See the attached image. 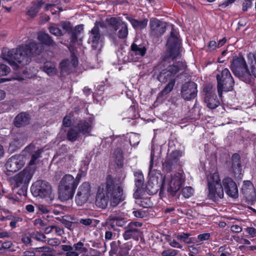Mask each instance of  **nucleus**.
I'll list each match as a JSON object with an SVG mask.
<instances>
[{
  "label": "nucleus",
  "mask_w": 256,
  "mask_h": 256,
  "mask_svg": "<svg viewBox=\"0 0 256 256\" xmlns=\"http://www.w3.org/2000/svg\"><path fill=\"white\" fill-rule=\"evenodd\" d=\"M38 39L42 44L32 41L28 44L20 45L16 49L4 48L2 52V58L6 60L14 70H16L19 67L18 64L20 66L26 65L30 62L32 57L40 54L44 50L43 44L52 48L56 46V43L51 37L44 32L38 33Z\"/></svg>",
  "instance_id": "f257e3e1"
},
{
  "label": "nucleus",
  "mask_w": 256,
  "mask_h": 256,
  "mask_svg": "<svg viewBox=\"0 0 256 256\" xmlns=\"http://www.w3.org/2000/svg\"><path fill=\"white\" fill-rule=\"evenodd\" d=\"M154 152L152 148L149 166L148 180L146 186L150 194H154L164 188L174 196L179 190L184 182L185 176L182 172L167 174L164 178L160 171L152 169L155 160Z\"/></svg>",
  "instance_id": "f03ea898"
},
{
  "label": "nucleus",
  "mask_w": 256,
  "mask_h": 256,
  "mask_svg": "<svg viewBox=\"0 0 256 256\" xmlns=\"http://www.w3.org/2000/svg\"><path fill=\"white\" fill-rule=\"evenodd\" d=\"M124 199L122 184L116 182L111 176L108 175L106 176V182L98 187L96 204L100 208H105L110 201V205L115 207Z\"/></svg>",
  "instance_id": "7ed1b4c3"
},
{
  "label": "nucleus",
  "mask_w": 256,
  "mask_h": 256,
  "mask_svg": "<svg viewBox=\"0 0 256 256\" xmlns=\"http://www.w3.org/2000/svg\"><path fill=\"white\" fill-rule=\"evenodd\" d=\"M246 60L247 62L242 56H234L230 63V69L236 76L250 83L252 76L256 78V52L248 54Z\"/></svg>",
  "instance_id": "20e7f679"
},
{
  "label": "nucleus",
  "mask_w": 256,
  "mask_h": 256,
  "mask_svg": "<svg viewBox=\"0 0 256 256\" xmlns=\"http://www.w3.org/2000/svg\"><path fill=\"white\" fill-rule=\"evenodd\" d=\"M106 24L107 34L114 43H116V36L121 39L127 37L128 33V24L120 18H107Z\"/></svg>",
  "instance_id": "39448f33"
},
{
  "label": "nucleus",
  "mask_w": 256,
  "mask_h": 256,
  "mask_svg": "<svg viewBox=\"0 0 256 256\" xmlns=\"http://www.w3.org/2000/svg\"><path fill=\"white\" fill-rule=\"evenodd\" d=\"M78 182L74 176L70 174H64L58 185V198L61 201L72 199L78 187Z\"/></svg>",
  "instance_id": "423d86ee"
},
{
  "label": "nucleus",
  "mask_w": 256,
  "mask_h": 256,
  "mask_svg": "<svg viewBox=\"0 0 256 256\" xmlns=\"http://www.w3.org/2000/svg\"><path fill=\"white\" fill-rule=\"evenodd\" d=\"M32 176L30 170L24 169L13 176L10 180L13 192L20 196H26L28 184Z\"/></svg>",
  "instance_id": "0eeeda50"
},
{
  "label": "nucleus",
  "mask_w": 256,
  "mask_h": 256,
  "mask_svg": "<svg viewBox=\"0 0 256 256\" xmlns=\"http://www.w3.org/2000/svg\"><path fill=\"white\" fill-rule=\"evenodd\" d=\"M208 189V198L216 201L218 198L224 196V188L220 182L218 173L210 174L207 178Z\"/></svg>",
  "instance_id": "6e6552de"
},
{
  "label": "nucleus",
  "mask_w": 256,
  "mask_h": 256,
  "mask_svg": "<svg viewBox=\"0 0 256 256\" xmlns=\"http://www.w3.org/2000/svg\"><path fill=\"white\" fill-rule=\"evenodd\" d=\"M168 51L164 56L165 62L173 60L179 54L180 42L177 32L172 30L167 42Z\"/></svg>",
  "instance_id": "1a4fd4ad"
},
{
  "label": "nucleus",
  "mask_w": 256,
  "mask_h": 256,
  "mask_svg": "<svg viewBox=\"0 0 256 256\" xmlns=\"http://www.w3.org/2000/svg\"><path fill=\"white\" fill-rule=\"evenodd\" d=\"M218 81V91L220 96L222 91L228 92L232 90L234 86V80L228 68H224L220 74L216 76Z\"/></svg>",
  "instance_id": "9d476101"
},
{
  "label": "nucleus",
  "mask_w": 256,
  "mask_h": 256,
  "mask_svg": "<svg viewBox=\"0 0 256 256\" xmlns=\"http://www.w3.org/2000/svg\"><path fill=\"white\" fill-rule=\"evenodd\" d=\"M184 66L181 62H177L172 65L162 68L157 75L158 80L162 83H166L172 80H176L175 76Z\"/></svg>",
  "instance_id": "9b49d317"
},
{
  "label": "nucleus",
  "mask_w": 256,
  "mask_h": 256,
  "mask_svg": "<svg viewBox=\"0 0 256 256\" xmlns=\"http://www.w3.org/2000/svg\"><path fill=\"white\" fill-rule=\"evenodd\" d=\"M31 192L34 196L44 198L50 196L52 189L50 184L46 181L38 180L32 184Z\"/></svg>",
  "instance_id": "f8f14e48"
},
{
  "label": "nucleus",
  "mask_w": 256,
  "mask_h": 256,
  "mask_svg": "<svg viewBox=\"0 0 256 256\" xmlns=\"http://www.w3.org/2000/svg\"><path fill=\"white\" fill-rule=\"evenodd\" d=\"M92 194L90 184L87 182H82L79 186L76 196V204L78 205H82L88 201Z\"/></svg>",
  "instance_id": "ddd939ff"
},
{
  "label": "nucleus",
  "mask_w": 256,
  "mask_h": 256,
  "mask_svg": "<svg viewBox=\"0 0 256 256\" xmlns=\"http://www.w3.org/2000/svg\"><path fill=\"white\" fill-rule=\"evenodd\" d=\"M25 164L23 154L14 155L7 161L6 166L8 171L14 172L22 168Z\"/></svg>",
  "instance_id": "4468645a"
},
{
  "label": "nucleus",
  "mask_w": 256,
  "mask_h": 256,
  "mask_svg": "<svg viewBox=\"0 0 256 256\" xmlns=\"http://www.w3.org/2000/svg\"><path fill=\"white\" fill-rule=\"evenodd\" d=\"M197 92V84L193 82H188L182 86L180 94L184 99L190 100L196 96Z\"/></svg>",
  "instance_id": "2eb2a0df"
},
{
  "label": "nucleus",
  "mask_w": 256,
  "mask_h": 256,
  "mask_svg": "<svg viewBox=\"0 0 256 256\" xmlns=\"http://www.w3.org/2000/svg\"><path fill=\"white\" fill-rule=\"evenodd\" d=\"M142 226L138 222H130L124 228L125 231L123 234V237L125 240L130 238L138 240L140 235V232L138 228Z\"/></svg>",
  "instance_id": "dca6fc26"
},
{
  "label": "nucleus",
  "mask_w": 256,
  "mask_h": 256,
  "mask_svg": "<svg viewBox=\"0 0 256 256\" xmlns=\"http://www.w3.org/2000/svg\"><path fill=\"white\" fill-rule=\"evenodd\" d=\"M99 26L102 28L104 27V24L101 22H96L94 26L90 33V36L88 40V43L92 44V47L94 50L99 48L100 46Z\"/></svg>",
  "instance_id": "f3484780"
},
{
  "label": "nucleus",
  "mask_w": 256,
  "mask_h": 256,
  "mask_svg": "<svg viewBox=\"0 0 256 256\" xmlns=\"http://www.w3.org/2000/svg\"><path fill=\"white\" fill-rule=\"evenodd\" d=\"M182 156V152L178 150L172 151L167 157L163 164V168L166 172H170L173 167L178 163Z\"/></svg>",
  "instance_id": "a211bd4d"
},
{
  "label": "nucleus",
  "mask_w": 256,
  "mask_h": 256,
  "mask_svg": "<svg viewBox=\"0 0 256 256\" xmlns=\"http://www.w3.org/2000/svg\"><path fill=\"white\" fill-rule=\"evenodd\" d=\"M128 53V59L132 62H136L140 59L146 54V48L142 44L133 43Z\"/></svg>",
  "instance_id": "6ab92c4d"
},
{
  "label": "nucleus",
  "mask_w": 256,
  "mask_h": 256,
  "mask_svg": "<svg viewBox=\"0 0 256 256\" xmlns=\"http://www.w3.org/2000/svg\"><path fill=\"white\" fill-rule=\"evenodd\" d=\"M222 186L226 194L232 198L238 197V189L236 182L230 178H226L222 180Z\"/></svg>",
  "instance_id": "aec40b11"
},
{
  "label": "nucleus",
  "mask_w": 256,
  "mask_h": 256,
  "mask_svg": "<svg viewBox=\"0 0 256 256\" xmlns=\"http://www.w3.org/2000/svg\"><path fill=\"white\" fill-rule=\"evenodd\" d=\"M151 34L156 36L162 35L166 31V23L155 18H152L150 21Z\"/></svg>",
  "instance_id": "412c9836"
},
{
  "label": "nucleus",
  "mask_w": 256,
  "mask_h": 256,
  "mask_svg": "<svg viewBox=\"0 0 256 256\" xmlns=\"http://www.w3.org/2000/svg\"><path fill=\"white\" fill-rule=\"evenodd\" d=\"M204 91L205 92L204 100L207 106L210 109L216 108L219 105L220 102L210 86L205 88Z\"/></svg>",
  "instance_id": "4be33fe9"
},
{
  "label": "nucleus",
  "mask_w": 256,
  "mask_h": 256,
  "mask_svg": "<svg viewBox=\"0 0 256 256\" xmlns=\"http://www.w3.org/2000/svg\"><path fill=\"white\" fill-rule=\"evenodd\" d=\"M42 152V150L40 148L36 150L35 146L31 144L24 148L22 152V154L24 157L27 156L28 154L31 156L29 164L32 166L36 163V160L40 156Z\"/></svg>",
  "instance_id": "5701e85b"
},
{
  "label": "nucleus",
  "mask_w": 256,
  "mask_h": 256,
  "mask_svg": "<svg viewBox=\"0 0 256 256\" xmlns=\"http://www.w3.org/2000/svg\"><path fill=\"white\" fill-rule=\"evenodd\" d=\"M254 186L250 180L244 181L242 188V192L247 199H252L256 196Z\"/></svg>",
  "instance_id": "b1692460"
},
{
  "label": "nucleus",
  "mask_w": 256,
  "mask_h": 256,
  "mask_svg": "<svg viewBox=\"0 0 256 256\" xmlns=\"http://www.w3.org/2000/svg\"><path fill=\"white\" fill-rule=\"evenodd\" d=\"M93 124V119L89 118L86 120H81L78 124L77 128L80 133L88 134L92 130Z\"/></svg>",
  "instance_id": "393cba45"
},
{
  "label": "nucleus",
  "mask_w": 256,
  "mask_h": 256,
  "mask_svg": "<svg viewBox=\"0 0 256 256\" xmlns=\"http://www.w3.org/2000/svg\"><path fill=\"white\" fill-rule=\"evenodd\" d=\"M240 159V156L238 154H234L232 156V168L235 176L238 178H240L242 174V168Z\"/></svg>",
  "instance_id": "a878e982"
},
{
  "label": "nucleus",
  "mask_w": 256,
  "mask_h": 256,
  "mask_svg": "<svg viewBox=\"0 0 256 256\" xmlns=\"http://www.w3.org/2000/svg\"><path fill=\"white\" fill-rule=\"evenodd\" d=\"M128 138V137L122 136L120 138V146L124 147L126 145H128L129 143L132 146H136L140 142V137L138 134H131L128 136V142L126 140L125 138Z\"/></svg>",
  "instance_id": "bb28decb"
},
{
  "label": "nucleus",
  "mask_w": 256,
  "mask_h": 256,
  "mask_svg": "<svg viewBox=\"0 0 256 256\" xmlns=\"http://www.w3.org/2000/svg\"><path fill=\"white\" fill-rule=\"evenodd\" d=\"M43 4L44 2L42 0H38L33 2L31 6L28 9L26 14L31 18L35 17Z\"/></svg>",
  "instance_id": "cd10ccee"
},
{
  "label": "nucleus",
  "mask_w": 256,
  "mask_h": 256,
  "mask_svg": "<svg viewBox=\"0 0 256 256\" xmlns=\"http://www.w3.org/2000/svg\"><path fill=\"white\" fill-rule=\"evenodd\" d=\"M29 120V115L26 112H22L16 117L14 124L16 127L23 126L28 124Z\"/></svg>",
  "instance_id": "c85d7f7f"
},
{
  "label": "nucleus",
  "mask_w": 256,
  "mask_h": 256,
  "mask_svg": "<svg viewBox=\"0 0 256 256\" xmlns=\"http://www.w3.org/2000/svg\"><path fill=\"white\" fill-rule=\"evenodd\" d=\"M126 18L130 22L133 28L135 29L141 30L145 28L147 26L148 22L146 19L138 20L130 16H126Z\"/></svg>",
  "instance_id": "c756f323"
},
{
  "label": "nucleus",
  "mask_w": 256,
  "mask_h": 256,
  "mask_svg": "<svg viewBox=\"0 0 256 256\" xmlns=\"http://www.w3.org/2000/svg\"><path fill=\"white\" fill-rule=\"evenodd\" d=\"M113 158L118 168H121L123 166L124 157L121 148H118L113 152Z\"/></svg>",
  "instance_id": "7c9ffc66"
},
{
  "label": "nucleus",
  "mask_w": 256,
  "mask_h": 256,
  "mask_svg": "<svg viewBox=\"0 0 256 256\" xmlns=\"http://www.w3.org/2000/svg\"><path fill=\"white\" fill-rule=\"evenodd\" d=\"M42 70L48 76H53L56 72V64L54 62L47 61L44 63L42 67Z\"/></svg>",
  "instance_id": "2f4dec72"
},
{
  "label": "nucleus",
  "mask_w": 256,
  "mask_h": 256,
  "mask_svg": "<svg viewBox=\"0 0 256 256\" xmlns=\"http://www.w3.org/2000/svg\"><path fill=\"white\" fill-rule=\"evenodd\" d=\"M114 220V216L110 214L106 222L102 223V225L103 226H105L106 230H115V227L116 225V224Z\"/></svg>",
  "instance_id": "473e14b6"
},
{
  "label": "nucleus",
  "mask_w": 256,
  "mask_h": 256,
  "mask_svg": "<svg viewBox=\"0 0 256 256\" xmlns=\"http://www.w3.org/2000/svg\"><path fill=\"white\" fill-rule=\"evenodd\" d=\"M118 243L119 244L118 255L120 256L128 255L132 247L131 244L128 242L123 245H120V242L119 240L118 241Z\"/></svg>",
  "instance_id": "72a5a7b5"
},
{
  "label": "nucleus",
  "mask_w": 256,
  "mask_h": 256,
  "mask_svg": "<svg viewBox=\"0 0 256 256\" xmlns=\"http://www.w3.org/2000/svg\"><path fill=\"white\" fill-rule=\"evenodd\" d=\"M78 129L76 127L71 128L68 132L67 137L69 140L74 142L80 136V131H78Z\"/></svg>",
  "instance_id": "f704fd0d"
},
{
  "label": "nucleus",
  "mask_w": 256,
  "mask_h": 256,
  "mask_svg": "<svg viewBox=\"0 0 256 256\" xmlns=\"http://www.w3.org/2000/svg\"><path fill=\"white\" fill-rule=\"evenodd\" d=\"M190 234L182 233L180 234H178L176 236V238L178 240L185 242L187 244H190L194 242V238H190Z\"/></svg>",
  "instance_id": "c9c22d12"
},
{
  "label": "nucleus",
  "mask_w": 256,
  "mask_h": 256,
  "mask_svg": "<svg viewBox=\"0 0 256 256\" xmlns=\"http://www.w3.org/2000/svg\"><path fill=\"white\" fill-rule=\"evenodd\" d=\"M135 184L136 188H141L144 184V176L140 170L134 172Z\"/></svg>",
  "instance_id": "e433bc0d"
},
{
  "label": "nucleus",
  "mask_w": 256,
  "mask_h": 256,
  "mask_svg": "<svg viewBox=\"0 0 256 256\" xmlns=\"http://www.w3.org/2000/svg\"><path fill=\"white\" fill-rule=\"evenodd\" d=\"M60 0H58L56 4H47L45 6L46 10H50L52 14H56L58 11H62V10L56 6L58 4Z\"/></svg>",
  "instance_id": "4c0bfd02"
},
{
  "label": "nucleus",
  "mask_w": 256,
  "mask_h": 256,
  "mask_svg": "<svg viewBox=\"0 0 256 256\" xmlns=\"http://www.w3.org/2000/svg\"><path fill=\"white\" fill-rule=\"evenodd\" d=\"M140 191V188H137L136 191L134 194V196L136 200V202L138 204L144 208L150 206V205L148 204L146 202H143L140 198L139 194Z\"/></svg>",
  "instance_id": "58836bf2"
},
{
  "label": "nucleus",
  "mask_w": 256,
  "mask_h": 256,
  "mask_svg": "<svg viewBox=\"0 0 256 256\" xmlns=\"http://www.w3.org/2000/svg\"><path fill=\"white\" fill-rule=\"evenodd\" d=\"M176 83V80H172L168 82V84L162 90L160 94L162 95H166L170 93L174 88V86Z\"/></svg>",
  "instance_id": "ea45409f"
},
{
  "label": "nucleus",
  "mask_w": 256,
  "mask_h": 256,
  "mask_svg": "<svg viewBox=\"0 0 256 256\" xmlns=\"http://www.w3.org/2000/svg\"><path fill=\"white\" fill-rule=\"evenodd\" d=\"M72 247L73 249L74 248L76 252H78L79 254H84L88 251L87 248L84 246V244L80 242L74 244Z\"/></svg>",
  "instance_id": "a19ab883"
},
{
  "label": "nucleus",
  "mask_w": 256,
  "mask_h": 256,
  "mask_svg": "<svg viewBox=\"0 0 256 256\" xmlns=\"http://www.w3.org/2000/svg\"><path fill=\"white\" fill-rule=\"evenodd\" d=\"M50 32L55 36H61L64 32L56 24H52L49 27Z\"/></svg>",
  "instance_id": "79ce46f5"
},
{
  "label": "nucleus",
  "mask_w": 256,
  "mask_h": 256,
  "mask_svg": "<svg viewBox=\"0 0 256 256\" xmlns=\"http://www.w3.org/2000/svg\"><path fill=\"white\" fill-rule=\"evenodd\" d=\"M194 192V189L190 186H186L182 190V194L186 198L192 196Z\"/></svg>",
  "instance_id": "37998d69"
},
{
  "label": "nucleus",
  "mask_w": 256,
  "mask_h": 256,
  "mask_svg": "<svg viewBox=\"0 0 256 256\" xmlns=\"http://www.w3.org/2000/svg\"><path fill=\"white\" fill-rule=\"evenodd\" d=\"M112 214L113 215V216H114V218L115 219L114 221L116 222V226H122L126 222V221L124 218L119 216L116 214Z\"/></svg>",
  "instance_id": "c03bdc74"
},
{
  "label": "nucleus",
  "mask_w": 256,
  "mask_h": 256,
  "mask_svg": "<svg viewBox=\"0 0 256 256\" xmlns=\"http://www.w3.org/2000/svg\"><path fill=\"white\" fill-rule=\"evenodd\" d=\"M61 27L62 28V31L64 33L68 32L70 34L72 32V27L69 22H64L60 24Z\"/></svg>",
  "instance_id": "a18cd8bd"
},
{
  "label": "nucleus",
  "mask_w": 256,
  "mask_h": 256,
  "mask_svg": "<svg viewBox=\"0 0 256 256\" xmlns=\"http://www.w3.org/2000/svg\"><path fill=\"white\" fill-rule=\"evenodd\" d=\"M60 68L62 71L66 72L71 69L70 62L68 60H65L60 64Z\"/></svg>",
  "instance_id": "49530a36"
},
{
  "label": "nucleus",
  "mask_w": 256,
  "mask_h": 256,
  "mask_svg": "<svg viewBox=\"0 0 256 256\" xmlns=\"http://www.w3.org/2000/svg\"><path fill=\"white\" fill-rule=\"evenodd\" d=\"M10 72V68L4 64H0V76L7 75Z\"/></svg>",
  "instance_id": "de8ad7c7"
},
{
  "label": "nucleus",
  "mask_w": 256,
  "mask_h": 256,
  "mask_svg": "<svg viewBox=\"0 0 256 256\" xmlns=\"http://www.w3.org/2000/svg\"><path fill=\"white\" fill-rule=\"evenodd\" d=\"M178 254V250L174 249H168L164 250L162 253V256H175Z\"/></svg>",
  "instance_id": "09e8293b"
},
{
  "label": "nucleus",
  "mask_w": 256,
  "mask_h": 256,
  "mask_svg": "<svg viewBox=\"0 0 256 256\" xmlns=\"http://www.w3.org/2000/svg\"><path fill=\"white\" fill-rule=\"evenodd\" d=\"M32 237L37 240L44 241L46 240V236L42 233L38 232H35L32 233Z\"/></svg>",
  "instance_id": "8fccbe9b"
},
{
  "label": "nucleus",
  "mask_w": 256,
  "mask_h": 256,
  "mask_svg": "<svg viewBox=\"0 0 256 256\" xmlns=\"http://www.w3.org/2000/svg\"><path fill=\"white\" fill-rule=\"evenodd\" d=\"M111 250L110 251V255L112 256L114 254L118 255L119 248L117 247V245L116 242H112L110 244Z\"/></svg>",
  "instance_id": "3c124183"
},
{
  "label": "nucleus",
  "mask_w": 256,
  "mask_h": 256,
  "mask_svg": "<svg viewBox=\"0 0 256 256\" xmlns=\"http://www.w3.org/2000/svg\"><path fill=\"white\" fill-rule=\"evenodd\" d=\"M47 243L52 246H57L60 244V242L57 238H50L47 240Z\"/></svg>",
  "instance_id": "603ef678"
},
{
  "label": "nucleus",
  "mask_w": 256,
  "mask_h": 256,
  "mask_svg": "<svg viewBox=\"0 0 256 256\" xmlns=\"http://www.w3.org/2000/svg\"><path fill=\"white\" fill-rule=\"evenodd\" d=\"M53 249L48 247L44 246L43 253L42 256H54L52 254Z\"/></svg>",
  "instance_id": "864d4df0"
},
{
  "label": "nucleus",
  "mask_w": 256,
  "mask_h": 256,
  "mask_svg": "<svg viewBox=\"0 0 256 256\" xmlns=\"http://www.w3.org/2000/svg\"><path fill=\"white\" fill-rule=\"evenodd\" d=\"M246 232L250 238L256 236V229L253 227H248L245 229Z\"/></svg>",
  "instance_id": "5fc2aeb1"
},
{
  "label": "nucleus",
  "mask_w": 256,
  "mask_h": 256,
  "mask_svg": "<svg viewBox=\"0 0 256 256\" xmlns=\"http://www.w3.org/2000/svg\"><path fill=\"white\" fill-rule=\"evenodd\" d=\"M133 214L136 218H142L146 216V214L144 211L142 210H137L132 212Z\"/></svg>",
  "instance_id": "6e6d98bb"
},
{
  "label": "nucleus",
  "mask_w": 256,
  "mask_h": 256,
  "mask_svg": "<svg viewBox=\"0 0 256 256\" xmlns=\"http://www.w3.org/2000/svg\"><path fill=\"white\" fill-rule=\"evenodd\" d=\"M34 224L38 228H42L46 225L44 221L40 218L36 219Z\"/></svg>",
  "instance_id": "4d7b16f0"
},
{
  "label": "nucleus",
  "mask_w": 256,
  "mask_h": 256,
  "mask_svg": "<svg viewBox=\"0 0 256 256\" xmlns=\"http://www.w3.org/2000/svg\"><path fill=\"white\" fill-rule=\"evenodd\" d=\"M237 242L240 244L243 245H249L250 244V241L244 238L243 236H242L240 238L238 237V238Z\"/></svg>",
  "instance_id": "13d9d810"
},
{
  "label": "nucleus",
  "mask_w": 256,
  "mask_h": 256,
  "mask_svg": "<svg viewBox=\"0 0 256 256\" xmlns=\"http://www.w3.org/2000/svg\"><path fill=\"white\" fill-rule=\"evenodd\" d=\"M63 126L66 127H68L71 124V117L69 116H66L63 120Z\"/></svg>",
  "instance_id": "bf43d9fd"
},
{
  "label": "nucleus",
  "mask_w": 256,
  "mask_h": 256,
  "mask_svg": "<svg viewBox=\"0 0 256 256\" xmlns=\"http://www.w3.org/2000/svg\"><path fill=\"white\" fill-rule=\"evenodd\" d=\"M210 234L209 233H204L198 235V238L200 241H204L209 239Z\"/></svg>",
  "instance_id": "052dcab7"
},
{
  "label": "nucleus",
  "mask_w": 256,
  "mask_h": 256,
  "mask_svg": "<svg viewBox=\"0 0 256 256\" xmlns=\"http://www.w3.org/2000/svg\"><path fill=\"white\" fill-rule=\"evenodd\" d=\"M85 175H86V173L84 172H83L82 170L79 171V172L77 174L76 177L74 178L76 179V182H78V185L82 178Z\"/></svg>",
  "instance_id": "680f3d73"
},
{
  "label": "nucleus",
  "mask_w": 256,
  "mask_h": 256,
  "mask_svg": "<svg viewBox=\"0 0 256 256\" xmlns=\"http://www.w3.org/2000/svg\"><path fill=\"white\" fill-rule=\"evenodd\" d=\"M169 244L173 248H182V246L175 240L170 241Z\"/></svg>",
  "instance_id": "e2e57ef3"
},
{
  "label": "nucleus",
  "mask_w": 256,
  "mask_h": 256,
  "mask_svg": "<svg viewBox=\"0 0 256 256\" xmlns=\"http://www.w3.org/2000/svg\"><path fill=\"white\" fill-rule=\"evenodd\" d=\"M70 62V66L72 68H75L78 64V60L76 56H72Z\"/></svg>",
  "instance_id": "0e129e2a"
},
{
  "label": "nucleus",
  "mask_w": 256,
  "mask_h": 256,
  "mask_svg": "<svg viewBox=\"0 0 256 256\" xmlns=\"http://www.w3.org/2000/svg\"><path fill=\"white\" fill-rule=\"evenodd\" d=\"M230 230L234 232L238 233L242 230V228L238 225H232L230 228Z\"/></svg>",
  "instance_id": "69168bd1"
},
{
  "label": "nucleus",
  "mask_w": 256,
  "mask_h": 256,
  "mask_svg": "<svg viewBox=\"0 0 256 256\" xmlns=\"http://www.w3.org/2000/svg\"><path fill=\"white\" fill-rule=\"evenodd\" d=\"M236 0H226L224 2L221 4L220 6L222 8H225L230 4L234 2Z\"/></svg>",
  "instance_id": "338daca9"
},
{
  "label": "nucleus",
  "mask_w": 256,
  "mask_h": 256,
  "mask_svg": "<svg viewBox=\"0 0 256 256\" xmlns=\"http://www.w3.org/2000/svg\"><path fill=\"white\" fill-rule=\"evenodd\" d=\"M38 209L42 213L46 214L48 213L49 211L48 208L42 204H39L38 206Z\"/></svg>",
  "instance_id": "774afa93"
}]
</instances>
